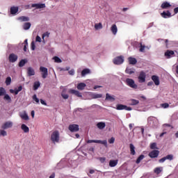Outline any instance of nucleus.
Returning a JSON list of instances; mask_svg holds the SVG:
<instances>
[{
	"label": "nucleus",
	"mask_w": 178,
	"mask_h": 178,
	"mask_svg": "<svg viewBox=\"0 0 178 178\" xmlns=\"http://www.w3.org/2000/svg\"><path fill=\"white\" fill-rule=\"evenodd\" d=\"M147 123L150 127H158L159 126V121L158 120V118L151 116L147 118Z\"/></svg>",
	"instance_id": "obj_1"
},
{
	"label": "nucleus",
	"mask_w": 178,
	"mask_h": 178,
	"mask_svg": "<svg viewBox=\"0 0 178 178\" xmlns=\"http://www.w3.org/2000/svg\"><path fill=\"white\" fill-rule=\"evenodd\" d=\"M59 140H60V136L59 134V131H54L51 135V140L54 144H57L59 143Z\"/></svg>",
	"instance_id": "obj_2"
},
{
	"label": "nucleus",
	"mask_w": 178,
	"mask_h": 178,
	"mask_svg": "<svg viewBox=\"0 0 178 178\" xmlns=\"http://www.w3.org/2000/svg\"><path fill=\"white\" fill-rule=\"evenodd\" d=\"M92 143H95L96 144H102L106 147V148H108V140H88L87 141L88 144H91Z\"/></svg>",
	"instance_id": "obj_3"
},
{
	"label": "nucleus",
	"mask_w": 178,
	"mask_h": 178,
	"mask_svg": "<svg viewBox=\"0 0 178 178\" xmlns=\"http://www.w3.org/2000/svg\"><path fill=\"white\" fill-rule=\"evenodd\" d=\"M126 84L127 86H128L129 87H130L131 88H134V89H137L138 88V86L137 84H136V82L130 78H128L126 79Z\"/></svg>",
	"instance_id": "obj_4"
},
{
	"label": "nucleus",
	"mask_w": 178,
	"mask_h": 178,
	"mask_svg": "<svg viewBox=\"0 0 178 178\" xmlns=\"http://www.w3.org/2000/svg\"><path fill=\"white\" fill-rule=\"evenodd\" d=\"M113 62L114 65H122L124 62V57L123 56H117L113 60Z\"/></svg>",
	"instance_id": "obj_5"
},
{
	"label": "nucleus",
	"mask_w": 178,
	"mask_h": 178,
	"mask_svg": "<svg viewBox=\"0 0 178 178\" xmlns=\"http://www.w3.org/2000/svg\"><path fill=\"white\" fill-rule=\"evenodd\" d=\"M116 109L117 111H133L131 107L123 104H117Z\"/></svg>",
	"instance_id": "obj_6"
},
{
	"label": "nucleus",
	"mask_w": 178,
	"mask_h": 178,
	"mask_svg": "<svg viewBox=\"0 0 178 178\" xmlns=\"http://www.w3.org/2000/svg\"><path fill=\"white\" fill-rule=\"evenodd\" d=\"M13 127V122L12 121H7L1 125L3 130H8V129H12Z\"/></svg>",
	"instance_id": "obj_7"
},
{
	"label": "nucleus",
	"mask_w": 178,
	"mask_h": 178,
	"mask_svg": "<svg viewBox=\"0 0 178 178\" xmlns=\"http://www.w3.org/2000/svg\"><path fill=\"white\" fill-rule=\"evenodd\" d=\"M147 78V74L144 71H141L138 77L139 83H145V79Z\"/></svg>",
	"instance_id": "obj_8"
},
{
	"label": "nucleus",
	"mask_w": 178,
	"mask_h": 178,
	"mask_svg": "<svg viewBox=\"0 0 178 178\" xmlns=\"http://www.w3.org/2000/svg\"><path fill=\"white\" fill-rule=\"evenodd\" d=\"M40 70L42 72V79H47V77H48V68L40 67Z\"/></svg>",
	"instance_id": "obj_9"
},
{
	"label": "nucleus",
	"mask_w": 178,
	"mask_h": 178,
	"mask_svg": "<svg viewBox=\"0 0 178 178\" xmlns=\"http://www.w3.org/2000/svg\"><path fill=\"white\" fill-rule=\"evenodd\" d=\"M18 58L17 55L13 53L9 55L8 60L10 63H15V62L17 61Z\"/></svg>",
	"instance_id": "obj_10"
},
{
	"label": "nucleus",
	"mask_w": 178,
	"mask_h": 178,
	"mask_svg": "<svg viewBox=\"0 0 178 178\" xmlns=\"http://www.w3.org/2000/svg\"><path fill=\"white\" fill-rule=\"evenodd\" d=\"M68 129L70 131H72V133L79 131V125L76 124H70Z\"/></svg>",
	"instance_id": "obj_11"
},
{
	"label": "nucleus",
	"mask_w": 178,
	"mask_h": 178,
	"mask_svg": "<svg viewBox=\"0 0 178 178\" xmlns=\"http://www.w3.org/2000/svg\"><path fill=\"white\" fill-rule=\"evenodd\" d=\"M65 166H66V160L63 159L58 163H57L56 168L63 169V168H65Z\"/></svg>",
	"instance_id": "obj_12"
},
{
	"label": "nucleus",
	"mask_w": 178,
	"mask_h": 178,
	"mask_svg": "<svg viewBox=\"0 0 178 178\" xmlns=\"http://www.w3.org/2000/svg\"><path fill=\"white\" fill-rule=\"evenodd\" d=\"M161 16L163 17V19H169V17H172V13H170V11H163Z\"/></svg>",
	"instance_id": "obj_13"
},
{
	"label": "nucleus",
	"mask_w": 178,
	"mask_h": 178,
	"mask_svg": "<svg viewBox=\"0 0 178 178\" xmlns=\"http://www.w3.org/2000/svg\"><path fill=\"white\" fill-rule=\"evenodd\" d=\"M159 155V150H153L149 153V156L150 158H158Z\"/></svg>",
	"instance_id": "obj_14"
},
{
	"label": "nucleus",
	"mask_w": 178,
	"mask_h": 178,
	"mask_svg": "<svg viewBox=\"0 0 178 178\" xmlns=\"http://www.w3.org/2000/svg\"><path fill=\"white\" fill-rule=\"evenodd\" d=\"M32 8H35L36 9H44V8H45V3H33L32 4Z\"/></svg>",
	"instance_id": "obj_15"
},
{
	"label": "nucleus",
	"mask_w": 178,
	"mask_h": 178,
	"mask_svg": "<svg viewBox=\"0 0 178 178\" xmlns=\"http://www.w3.org/2000/svg\"><path fill=\"white\" fill-rule=\"evenodd\" d=\"M70 94H74V95H76V97H79V98H81L83 95L79 92L78 90H76L74 89H70Z\"/></svg>",
	"instance_id": "obj_16"
},
{
	"label": "nucleus",
	"mask_w": 178,
	"mask_h": 178,
	"mask_svg": "<svg viewBox=\"0 0 178 178\" xmlns=\"http://www.w3.org/2000/svg\"><path fill=\"white\" fill-rule=\"evenodd\" d=\"M105 99L106 101H110L111 102H113L116 99L115 98L114 95H111L109 93H106Z\"/></svg>",
	"instance_id": "obj_17"
},
{
	"label": "nucleus",
	"mask_w": 178,
	"mask_h": 178,
	"mask_svg": "<svg viewBox=\"0 0 178 178\" xmlns=\"http://www.w3.org/2000/svg\"><path fill=\"white\" fill-rule=\"evenodd\" d=\"M152 80L154 81L155 86H159V84H161V82L159 81V77H158V76L153 75L152 76Z\"/></svg>",
	"instance_id": "obj_18"
},
{
	"label": "nucleus",
	"mask_w": 178,
	"mask_h": 178,
	"mask_svg": "<svg viewBox=\"0 0 178 178\" xmlns=\"http://www.w3.org/2000/svg\"><path fill=\"white\" fill-rule=\"evenodd\" d=\"M27 73L28 76H31L35 74V71H34V69L33 67H29L27 68Z\"/></svg>",
	"instance_id": "obj_19"
},
{
	"label": "nucleus",
	"mask_w": 178,
	"mask_h": 178,
	"mask_svg": "<svg viewBox=\"0 0 178 178\" xmlns=\"http://www.w3.org/2000/svg\"><path fill=\"white\" fill-rule=\"evenodd\" d=\"M174 55H175V51H173L172 50H168L165 53V56H166V58H168V59L172 58V56H173Z\"/></svg>",
	"instance_id": "obj_20"
},
{
	"label": "nucleus",
	"mask_w": 178,
	"mask_h": 178,
	"mask_svg": "<svg viewBox=\"0 0 178 178\" xmlns=\"http://www.w3.org/2000/svg\"><path fill=\"white\" fill-rule=\"evenodd\" d=\"M111 31L113 34V35H116L118 34V26L116 24H113L111 27Z\"/></svg>",
	"instance_id": "obj_21"
},
{
	"label": "nucleus",
	"mask_w": 178,
	"mask_h": 178,
	"mask_svg": "<svg viewBox=\"0 0 178 178\" xmlns=\"http://www.w3.org/2000/svg\"><path fill=\"white\" fill-rule=\"evenodd\" d=\"M19 12V7L17 6H13L10 8V13L11 15H16Z\"/></svg>",
	"instance_id": "obj_22"
},
{
	"label": "nucleus",
	"mask_w": 178,
	"mask_h": 178,
	"mask_svg": "<svg viewBox=\"0 0 178 178\" xmlns=\"http://www.w3.org/2000/svg\"><path fill=\"white\" fill-rule=\"evenodd\" d=\"M139 104H140V101L137 99H131L129 100V105H131V106H134L136 105H138Z\"/></svg>",
	"instance_id": "obj_23"
},
{
	"label": "nucleus",
	"mask_w": 178,
	"mask_h": 178,
	"mask_svg": "<svg viewBox=\"0 0 178 178\" xmlns=\"http://www.w3.org/2000/svg\"><path fill=\"white\" fill-rule=\"evenodd\" d=\"M21 129L24 131V133H29L30 128L26 125V124H22L21 125Z\"/></svg>",
	"instance_id": "obj_24"
},
{
	"label": "nucleus",
	"mask_w": 178,
	"mask_h": 178,
	"mask_svg": "<svg viewBox=\"0 0 178 178\" xmlns=\"http://www.w3.org/2000/svg\"><path fill=\"white\" fill-rule=\"evenodd\" d=\"M106 124L104 122H100L97 124V127L99 129V130H104V128L106 127Z\"/></svg>",
	"instance_id": "obj_25"
},
{
	"label": "nucleus",
	"mask_w": 178,
	"mask_h": 178,
	"mask_svg": "<svg viewBox=\"0 0 178 178\" xmlns=\"http://www.w3.org/2000/svg\"><path fill=\"white\" fill-rule=\"evenodd\" d=\"M172 5L168 1H165L161 4V8L162 9H168V8H170Z\"/></svg>",
	"instance_id": "obj_26"
},
{
	"label": "nucleus",
	"mask_w": 178,
	"mask_h": 178,
	"mask_svg": "<svg viewBox=\"0 0 178 178\" xmlns=\"http://www.w3.org/2000/svg\"><path fill=\"white\" fill-rule=\"evenodd\" d=\"M129 148H130L131 155H136V147H134V145H133V143H131L129 145Z\"/></svg>",
	"instance_id": "obj_27"
},
{
	"label": "nucleus",
	"mask_w": 178,
	"mask_h": 178,
	"mask_svg": "<svg viewBox=\"0 0 178 178\" xmlns=\"http://www.w3.org/2000/svg\"><path fill=\"white\" fill-rule=\"evenodd\" d=\"M128 60L129 65H136V63H137V59H136V58L129 57Z\"/></svg>",
	"instance_id": "obj_28"
},
{
	"label": "nucleus",
	"mask_w": 178,
	"mask_h": 178,
	"mask_svg": "<svg viewBox=\"0 0 178 178\" xmlns=\"http://www.w3.org/2000/svg\"><path fill=\"white\" fill-rule=\"evenodd\" d=\"M91 98L92 99H97L98 98H102V94L92 93V94H91Z\"/></svg>",
	"instance_id": "obj_29"
},
{
	"label": "nucleus",
	"mask_w": 178,
	"mask_h": 178,
	"mask_svg": "<svg viewBox=\"0 0 178 178\" xmlns=\"http://www.w3.org/2000/svg\"><path fill=\"white\" fill-rule=\"evenodd\" d=\"M86 87H87V85H86V83H80L77 85V89L80 90H84Z\"/></svg>",
	"instance_id": "obj_30"
},
{
	"label": "nucleus",
	"mask_w": 178,
	"mask_h": 178,
	"mask_svg": "<svg viewBox=\"0 0 178 178\" xmlns=\"http://www.w3.org/2000/svg\"><path fill=\"white\" fill-rule=\"evenodd\" d=\"M125 72L127 74H133V73H135L136 72V70L134 68H129V67H127L126 70H125Z\"/></svg>",
	"instance_id": "obj_31"
},
{
	"label": "nucleus",
	"mask_w": 178,
	"mask_h": 178,
	"mask_svg": "<svg viewBox=\"0 0 178 178\" xmlns=\"http://www.w3.org/2000/svg\"><path fill=\"white\" fill-rule=\"evenodd\" d=\"M90 72H91V71H90V69H88V68L84 69V70H82V72H81V76H82V77H84L86 74H90Z\"/></svg>",
	"instance_id": "obj_32"
},
{
	"label": "nucleus",
	"mask_w": 178,
	"mask_h": 178,
	"mask_svg": "<svg viewBox=\"0 0 178 178\" xmlns=\"http://www.w3.org/2000/svg\"><path fill=\"white\" fill-rule=\"evenodd\" d=\"M118 165V160H111L109 161V166L111 168H115Z\"/></svg>",
	"instance_id": "obj_33"
},
{
	"label": "nucleus",
	"mask_w": 178,
	"mask_h": 178,
	"mask_svg": "<svg viewBox=\"0 0 178 178\" xmlns=\"http://www.w3.org/2000/svg\"><path fill=\"white\" fill-rule=\"evenodd\" d=\"M18 20H19V22H29L30 18L29 17L22 16L18 17Z\"/></svg>",
	"instance_id": "obj_34"
},
{
	"label": "nucleus",
	"mask_w": 178,
	"mask_h": 178,
	"mask_svg": "<svg viewBox=\"0 0 178 178\" xmlns=\"http://www.w3.org/2000/svg\"><path fill=\"white\" fill-rule=\"evenodd\" d=\"M19 116L21 118H22L23 120H29V115H27V113L26 112L20 114Z\"/></svg>",
	"instance_id": "obj_35"
},
{
	"label": "nucleus",
	"mask_w": 178,
	"mask_h": 178,
	"mask_svg": "<svg viewBox=\"0 0 178 178\" xmlns=\"http://www.w3.org/2000/svg\"><path fill=\"white\" fill-rule=\"evenodd\" d=\"M31 27V24L30 22H26L23 25L24 30H29Z\"/></svg>",
	"instance_id": "obj_36"
},
{
	"label": "nucleus",
	"mask_w": 178,
	"mask_h": 178,
	"mask_svg": "<svg viewBox=\"0 0 178 178\" xmlns=\"http://www.w3.org/2000/svg\"><path fill=\"white\" fill-rule=\"evenodd\" d=\"M102 23H97L95 24V30H102Z\"/></svg>",
	"instance_id": "obj_37"
},
{
	"label": "nucleus",
	"mask_w": 178,
	"mask_h": 178,
	"mask_svg": "<svg viewBox=\"0 0 178 178\" xmlns=\"http://www.w3.org/2000/svg\"><path fill=\"white\" fill-rule=\"evenodd\" d=\"M26 63H27V59H22L19 63V67H23V66H24V65H26Z\"/></svg>",
	"instance_id": "obj_38"
},
{
	"label": "nucleus",
	"mask_w": 178,
	"mask_h": 178,
	"mask_svg": "<svg viewBox=\"0 0 178 178\" xmlns=\"http://www.w3.org/2000/svg\"><path fill=\"white\" fill-rule=\"evenodd\" d=\"M162 170H163V167H157L154 169V173H156V175H159Z\"/></svg>",
	"instance_id": "obj_39"
},
{
	"label": "nucleus",
	"mask_w": 178,
	"mask_h": 178,
	"mask_svg": "<svg viewBox=\"0 0 178 178\" xmlns=\"http://www.w3.org/2000/svg\"><path fill=\"white\" fill-rule=\"evenodd\" d=\"M40 86H41V83H40V81H35L33 84V90L35 91L38 90V88L40 87Z\"/></svg>",
	"instance_id": "obj_40"
},
{
	"label": "nucleus",
	"mask_w": 178,
	"mask_h": 178,
	"mask_svg": "<svg viewBox=\"0 0 178 178\" xmlns=\"http://www.w3.org/2000/svg\"><path fill=\"white\" fill-rule=\"evenodd\" d=\"M6 136H8L6 131L5 129H0V137H6Z\"/></svg>",
	"instance_id": "obj_41"
},
{
	"label": "nucleus",
	"mask_w": 178,
	"mask_h": 178,
	"mask_svg": "<svg viewBox=\"0 0 178 178\" xmlns=\"http://www.w3.org/2000/svg\"><path fill=\"white\" fill-rule=\"evenodd\" d=\"M144 158H145V156H144V154H141L136 160V163H140V162H141L143 161V159H144Z\"/></svg>",
	"instance_id": "obj_42"
},
{
	"label": "nucleus",
	"mask_w": 178,
	"mask_h": 178,
	"mask_svg": "<svg viewBox=\"0 0 178 178\" xmlns=\"http://www.w3.org/2000/svg\"><path fill=\"white\" fill-rule=\"evenodd\" d=\"M10 83H12V78H10V76H8L6 79V86H10Z\"/></svg>",
	"instance_id": "obj_43"
},
{
	"label": "nucleus",
	"mask_w": 178,
	"mask_h": 178,
	"mask_svg": "<svg viewBox=\"0 0 178 178\" xmlns=\"http://www.w3.org/2000/svg\"><path fill=\"white\" fill-rule=\"evenodd\" d=\"M53 59L56 63H62V60L58 56H54Z\"/></svg>",
	"instance_id": "obj_44"
},
{
	"label": "nucleus",
	"mask_w": 178,
	"mask_h": 178,
	"mask_svg": "<svg viewBox=\"0 0 178 178\" xmlns=\"http://www.w3.org/2000/svg\"><path fill=\"white\" fill-rule=\"evenodd\" d=\"M6 94V90L3 88H0V97H2V95H5Z\"/></svg>",
	"instance_id": "obj_45"
},
{
	"label": "nucleus",
	"mask_w": 178,
	"mask_h": 178,
	"mask_svg": "<svg viewBox=\"0 0 178 178\" xmlns=\"http://www.w3.org/2000/svg\"><path fill=\"white\" fill-rule=\"evenodd\" d=\"M33 99L36 102V104H40V99L37 97V95H33Z\"/></svg>",
	"instance_id": "obj_46"
},
{
	"label": "nucleus",
	"mask_w": 178,
	"mask_h": 178,
	"mask_svg": "<svg viewBox=\"0 0 178 178\" xmlns=\"http://www.w3.org/2000/svg\"><path fill=\"white\" fill-rule=\"evenodd\" d=\"M151 149H158V147H156V143H153L150 145Z\"/></svg>",
	"instance_id": "obj_47"
},
{
	"label": "nucleus",
	"mask_w": 178,
	"mask_h": 178,
	"mask_svg": "<svg viewBox=\"0 0 178 178\" xmlns=\"http://www.w3.org/2000/svg\"><path fill=\"white\" fill-rule=\"evenodd\" d=\"M61 96L63 97V99H67L69 98V95L65 94L63 91L61 93Z\"/></svg>",
	"instance_id": "obj_48"
},
{
	"label": "nucleus",
	"mask_w": 178,
	"mask_h": 178,
	"mask_svg": "<svg viewBox=\"0 0 178 178\" xmlns=\"http://www.w3.org/2000/svg\"><path fill=\"white\" fill-rule=\"evenodd\" d=\"M161 108H163V109H166V108H169V104L164 103L161 104Z\"/></svg>",
	"instance_id": "obj_49"
},
{
	"label": "nucleus",
	"mask_w": 178,
	"mask_h": 178,
	"mask_svg": "<svg viewBox=\"0 0 178 178\" xmlns=\"http://www.w3.org/2000/svg\"><path fill=\"white\" fill-rule=\"evenodd\" d=\"M98 159L101 162V163H105V161H106V157H99Z\"/></svg>",
	"instance_id": "obj_50"
},
{
	"label": "nucleus",
	"mask_w": 178,
	"mask_h": 178,
	"mask_svg": "<svg viewBox=\"0 0 178 178\" xmlns=\"http://www.w3.org/2000/svg\"><path fill=\"white\" fill-rule=\"evenodd\" d=\"M165 157V160L168 159V161H172L173 159V155L168 154Z\"/></svg>",
	"instance_id": "obj_51"
},
{
	"label": "nucleus",
	"mask_w": 178,
	"mask_h": 178,
	"mask_svg": "<svg viewBox=\"0 0 178 178\" xmlns=\"http://www.w3.org/2000/svg\"><path fill=\"white\" fill-rule=\"evenodd\" d=\"M4 99H6V101H9V102L12 101V99H10V96H9V95H5Z\"/></svg>",
	"instance_id": "obj_52"
},
{
	"label": "nucleus",
	"mask_w": 178,
	"mask_h": 178,
	"mask_svg": "<svg viewBox=\"0 0 178 178\" xmlns=\"http://www.w3.org/2000/svg\"><path fill=\"white\" fill-rule=\"evenodd\" d=\"M49 32H45L44 33L42 34V40H44V38H45V37H49Z\"/></svg>",
	"instance_id": "obj_53"
},
{
	"label": "nucleus",
	"mask_w": 178,
	"mask_h": 178,
	"mask_svg": "<svg viewBox=\"0 0 178 178\" xmlns=\"http://www.w3.org/2000/svg\"><path fill=\"white\" fill-rule=\"evenodd\" d=\"M31 49L32 51H34L35 49V42L32 41L31 44Z\"/></svg>",
	"instance_id": "obj_54"
},
{
	"label": "nucleus",
	"mask_w": 178,
	"mask_h": 178,
	"mask_svg": "<svg viewBox=\"0 0 178 178\" xmlns=\"http://www.w3.org/2000/svg\"><path fill=\"white\" fill-rule=\"evenodd\" d=\"M139 51L140 52H144L145 51V45L140 44Z\"/></svg>",
	"instance_id": "obj_55"
},
{
	"label": "nucleus",
	"mask_w": 178,
	"mask_h": 178,
	"mask_svg": "<svg viewBox=\"0 0 178 178\" xmlns=\"http://www.w3.org/2000/svg\"><path fill=\"white\" fill-rule=\"evenodd\" d=\"M136 129H139L143 135H144V127H136Z\"/></svg>",
	"instance_id": "obj_56"
},
{
	"label": "nucleus",
	"mask_w": 178,
	"mask_h": 178,
	"mask_svg": "<svg viewBox=\"0 0 178 178\" xmlns=\"http://www.w3.org/2000/svg\"><path fill=\"white\" fill-rule=\"evenodd\" d=\"M109 144H113L115 143V138L112 137L111 138L108 139Z\"/></svg>",
	"instance_id": "obj_57"
},
{
	"label": "nucleus",
	"mask_w": 178,
	"mask_h": 178,
	"mask_svg": "<svg viewBox=\"0 0 178 178\" xmlns=\"http://www.w3.org/2000/svg\"><path fill=\"white\" fill-rule=\"evenodd\" d=\"M68 73H69V74H70V76H74V73H75L74 69H72L71 70H70L68 72Z\"/></svg>",
	"instance_id": "obj_58"
},
{
	"label": "nucleus",
	"mask_w": 178,
	"mask_h": 178,
	"mask_svg": "<svg viewBox=\"0 0 178 178\" xmlns=\"http://www.w3.org/2000/svg\"><path fill=\"white\" fill-rule=\"evenodd\" d=\"M165 161H166V157H163L162 159L159 160V162L160 163H163V162H165Z\"/></svg>",
	"instance_id": "obj_59"
},
{
	"label": "nucleus",
	"mask_w": 178,
	"mask_h": 178,
	"mask_svg": "<svg viewBox=\"0 0 178 178\" xmlns=\"http://www.w3.org/2000/svg\"><path fill=\"white\" fill-rule=\"evenodd\" d=\"M35 41L36 42H41V37H40L39 35H37L35 38Z\"/></svg>",
	"instance_id": "obj_60"
},
{
	"label": "nucleus",
	"mask_w": 178,
	"mask_h": 178,
	"mask_svg": "<svg viewBox=\"0 0 178 178\" xmlns=\"http://www.w3.org/2000/svg\"><path fill=\"white\" fill-rule=\"evenodd\" d=\"M40 104H42V105L47 106V102H45V101H44L43 99H40Z\"/></svg>",
	"instance_id": "obj_61"
},
{
	"label": "nucleus",
	"mask_w": 178,
	"mask_h": 178,
	"mask_svg": "<svg viewBox=\"0 0 178 178\" xmlns=\"http://www.w3.org/2000/svg\"><path fill=\"white\" fill-rule=\"evenodd\" d=\"M129 127L130 130H131V129H133V127H134V124H129Z\"/></svg>",
	"instance_id": "obj_62"
},
{
	"label": "nucleus",
	"mask_w": 178,
	"mask_h": 178,
	"mask_svg": "<svg viewBox=\"0 0 178 178\" xmlns=\"http://www.w3.org/2000/svg\"><path fill=\"white\" fill-rule=\"evenodd\" d=\"M49 178H55V172L52 173L50 176Z\"/></svg>",
	"instance_id": "obj_63"
},
{
	"label": "nucleus",
	"mask_w": 178,
	"mask_h": 178,
	"mask_svg": "<svg viewBox=\"0 0 178 178\" xmlns=\"http://www.w3.org/2000/svg\"><path fill=\"white\" fill-rule=\"evenodd\" d=\"M174 12H175V14H176V13H178V7H177V8H175L174 9Z\"/></svg>",
	"instance_id": "obj_64"
}]
</instances>
